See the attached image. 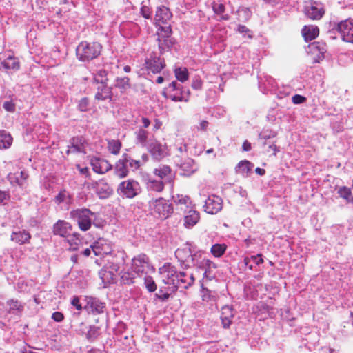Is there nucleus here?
I'll return each mask as SVG.
<instances>
[{
  "label": "nucleus",
  "instance_id": "nucleus-60",
  "mask_svg": "<svg viewBox=\"0 0 353 353\" xmlns=\"http://www.w3.org/2000/svg\"><path fill=\"white\" fill-rule=\"evenodd\" d=\"M52 319L56 322H61L64 319V316L60 312H55L52 313Z\"/></svg>",
  "mask_w": 353,
  "mask_h": 353
},
{
  "label": "nucleus",
  "instance_id": "nucleus-8",
  "mask_svg": "<svg viewBox=\"0 0 353 353\" xmlns=\"http://www.w3.org/2000/svg\"><path fill=\"white\" fill-rule=\"evenodd\" d=\"M90 186L94 189L98 196L102 199L108 198L113 193V189L105 179L92 181Z\"/></svg>",
  "mask_w": 353,
  "mask_h": 353
},
{
  "label": "nucleus",
  "instance_id": "nucleus-15",
  "mask_svg": "<svg viewBox=\"0 0 353 353\" xmlns=\"http://www.w3.org/2000/svg\"><path fill=\"white\" fill-rule=\"evenodd\" d=\"M70 145L66 151L67 154L70 153H85V140L81 136L74 137L70 139Z\"/></svg>",
  "mask_w": 353,
  "mask_h": 353
},
{
  "label": "nucleus",
  "instance_id": "nucleus-14",
  "mask_svg": "<svg viewBox=\"0 0 353 353\" xmlns=\"http://www.w3.org/2000/svg\"><path fill=\"white\" fill-rule=\"evenodd\" d=\"M305 15L311 19H320L325 13L323 6L317 2H312L305 8Z\"/></svg>",
  "mask_w": 353,
  "mask_h": 353
},
{
  "label": "nucleus",
  "instance_id": "nucleus-56",
  "mask_svg": "<svg viewBox=\"0 0 353 353\" xmlns=\"http://www.w3.org/2000/svg\"><path fill=\"white\" fill-rule=\"evenodd\" d=\"M141 13L144 18L148 19L151 17L152 11L148 6H142L141 8Z\"/></svg>",
  "mask_w": 353,
  "mask_h": 353
},
{
  "label": "nucleus",
  "instance_id": "nucleus-33",
  "mask_svg": "<svg viewBox=\"0 0 353 353\" xmlns=\"http://www.w3.org/2000/svg\"><path fill=\"white\" fill-rule=\"evenodd\" d=\"M319 28L316 26H304L302 34L305 41L314 39L319 34Z\"/></svg>",
  "mask_w": 353,
  "mask_h": 353
},
{
  "label": "nucleus",
  "instance_id": "nucleus-58",
  "mask_svg": "<svg viewBox=\"0 0 353 353\" xmlns=\"http://www.w3.org/2000/svg\"><path fill=\"white\" fill-rule=\"evenodd\" d=\"M251 261H252L256 265H260L263 263V259L262 258L261 254H257L256 255H252L250 256Z\"/></svg>",
  "mask_w": 353,
  "mask_h": 353
},
{
  "label": "nucleus",
  "instance_id": "nucleus-48",
  "mask_svg": "<svg viewBox=\"0 0 353 353\" xmlns=\"http://www.w3.org/2000/svg\"><path fill=\"white\" fill-rule=\"evenodd\" d=\"M108 150L113 154H118L121 148V143L119 140L108 141Z\"/></svg>",
  "mask_w": 353,
  "mask_h": 353
},
{
  "label": "nucleus",
  "instance_id": "nucleus-46",
  "mask_svg": "<svg viewBox=\"0 0 353 353\" xmlns=\"http://www.w3.org/2000/svg\"><path fill=\"white\" fill-rule=\"evenodd\" d=\"M337 192L341 197L345 199L347 201L353 203V197L351 196L352 194L350 188L345 186L340 187Z\"/></svg>",
  "mask_w": 353,
  "mask_h": 353
},
{
  "label": "nucleus",
  "instance_id": "nucleus-42",
  "mask_svg": "<svg viewBox=\"0 0 353 353\" xmlns=\"http://www.w3.org/2000/svg\"><path fill=\"white\" fill-rule=\"evenodd\" d=\"M169 288L163 287L159 290V292L155 293L154 295V301L158 300L161 302L167 301L170 296V293L168 292Z\"/></svg>",
  "mask_w": 353,
  "mask_h": 353
},
{
  "label": "nucleus",
  "instance_id": "nucleus-47",
  "mask_svg": "<svg viewBox=\"0 0 353 353\" xmlns=\"http://www.w3.org/2000/svg\"><path fill=\"white\" fill-rule=\"evenodd\" d=\"M175 77L181 82H185L188 79V72L185 68H178L174 70Z\"/></svg>",
  "mask_w": 353,
  "mask_h": 353
},
{
  "label": "nucleus",
  "instance_id": "nucleus-57",
  "mask_svg": "<svg viewBox=\"0 0 353 353\" xmlns=\"http://www.w3.org/2000/svg\"><path fill=\"white\" fill-rule=\"evenodd\" d=\"M3 108L8 112H12L15 110V105L11 101H5L3 104Z\"/></svg>",
  "mask_w": 353,
  "mask_h": 353
},
{
  "label": "nucleus",
  "instance_id": "nucleus-36",
  "mask_svg": "<svg viewBox=\"0 0 353 353\" xmlns=\"http://www.w3.org/2000/svg\"><path fill=\"white\" fill-rule=\"evenodd\" d=\"M54 201L57 204L65 203L68 205H70L72 201L70 194L65 190H61L55 196Z\"/></svg>",
  "mask_w": 353,
  "mask_h": 353
},
{
  "label": "nucleus",
  "instance_id": "nucleus-41",
  "mask_svg": "<svg viewBox=\"0 0 353 353\" xmlns=\"http://www.w3.org/2000/svg\"><path fill=\"white\" fill-rule=\"evenodd\" d=\"M100 327L96 325H90L88 332L85 335L86 339L90 342H94L100 335Z\"/></svg>",
  "mask_w": 353,
  "mask_h": 353
},
{
  "label": "nucleus",
  "instance_id": "nucleus-45",
  "mask_svg": "<svg viewBox=\"0 0 353 353\" xmlns=\"http://www.w3.org/2000/svg\"><path fill=\"white\" fill-rule=\"evenodd\" d=\"M226 245L225 244H214L212 246L210 252L215 257L221 256L226 250Z\"/></svg>",
  "mask_w": 353,
  "mask_h": 353
},
{
  "label": "nucleus",
  "instance_id": "nucleus-13",
  "mask_svg": "<svg viewBox=\"0 0 353 353\" xmlns=\"http://www.w3.org/2000/svg\"><path fill=\"white\" fill-rule=\"evenodd\" d=\"M94 255L103 257L112 252L111 245L103 239H100L90 245Z\"/></svg>",
  "mask_w": 353,
  "mask_h": 353
},
{
  "label": "nucleus",
  "instance_id": "nucleus-7",
  "mask_svg": "<svg viewBox=\"0 0 353 353\" xmlns=\"http://www.w3.org/2000/svg\"><path fill=\"white\" fill-rule=\"evenodd\" d=\"M152 269L149 258L145 254H140L132 259L131 270L138 276L143 273L147 274Z\"/></svg>",
  "mask_w": 353,
  "mask_h": 353
},
{
  "label": "nucleus",
  "instance_id": "nucleus-37",
  "mask_svg": "<svg viewBox=\"0 0 353 353\" xmlns=\"http://www.w3.org/2000/svg\"><path fill=\"white\" fill-rule=\"evenodd\" d=\"M146 185L148 190L157 192H161L164 188V183L163 181L153 179H149Z\"/></svg>",
  "mask_w": 353,
  "mask_h": 353
},
{
  "label": "nucleus",
  "instance_id": "nucleus-26",
  "mask_svg": "<svg viewBox=\"0 0 353 353\" xmlns=\"http://www.w3.org/2000/svg\"><path fill=\"white\" fill-rule=\"evenodd\" d=\"M112 98V87L108 83L99 84L97 87V92L95 94V99L104 101Z\"/></svg>",
  "mask_w": 353,
  "mask_h": 353
},
{
  "label": "nucleus",
  "instance_id": "nucleus-27",
  "mask_svg": "<svg viewBox=\"0 0 353 353\" xmlns=\"http://www.w3.org/2000/svg\"><path fill=\"white\" fill-rule=\"evenodd\" d=\"M31 239V235L29 232H26L25 230L14 231L12 233L10 239L19 244H25L29 242Z\"/></svg>",
  "mask_w": 353,
  "mask_h": 353
},
{
  "label": "nucleus",
  "instance_id": "nucleus-29",
  "mask_svg": "<svg viewBox=\"0 0 353 353\" xmlns=\"http://www.w3.org/2000/svg\"><path fill=\"white\" fill-rule=\"evenodd\" d=\"M200 219L199 212L194 210H189L184 216V226L187 228H192Z\"/></svg>",
  "mask_w": 353,
  "mask_h": 353
},
{
  "label": "nucleus",
  "instance_id": "nucleus-30",
  "mask_svg": "<svg viewBox=\"0 0 353 353\" xmlns=\"http://www.w3.org/2000/svg\"><path fill=\"white\" fill-rule=\"evenodd\" d=\"M254 167L253 163L249 161H241L236 167V172L243 176L248 177Z\"/></svg>",
  "mask_w": 353,
  "mask_h": 353
},
{
  "label": "nucleus",
  "instance_id": "nucleus-19",
  "mask_svg": "<svg viewBox=\"0 0 353 353\" xmlns=\"http://www.w3.org/2000/svg\"><path fill=\"white\" fill-rule=\"evenodd\" d=\"M154 140V136L150 135V133L144 129L141 128L135 132V143L140 145L141 147L148 148V145Z\"/></svg>",
  "mask_w": 353,
  "mask_h": 353
},
{
  "label": "nucleus",
  "instance_id": "nucleus-44",
  "mask_svg": "<svg viewBox=\"0 0 353 353\" xmlns=\"http://www.w3.org/2000/svg\"><path fill=\"white\" fill-rule=\"evenodd\" d=\"M157 41L159 49L161 54L170 48L172 45L170 38L158 37Z\"/></svg>",
  "mask_w": 353,
  "mask_h": 353
},
{
  "label": "nucleus",
  "instance_id": "nucleus-50",
  "mask_svg": "<svg viewBox=\"0 0 353 353\" xmlns=\"http://www.w3.org/2000/svg\"><path fill=\"white\" fill-rule=\"evenodd\" d=\"M172 31L170 26H161L158 28L157 35L158 37L170 38L172 35Z\"/></svg>",
  "mask_w": 353,
  "mask_h": 353
},
{
  "label": "nucleus",
  "instance_id": "nucleus-55",
  "mask_svg": "<svg viewBox=\"0 0 353 353\" xmlns=\"http://www.w3.org/2000/svg\"><path fill=\"white\" fill-rule=\"evenodd\" d=\"M89 101L87 98H83L80 100L78 107L81 112H85L88 109Z\"/></svg>",
  "mask_w": 353,
  "mask_h": 353
},
{
  "label": "nucleus",
  "instance_id": "nucleus-3",
  "mask_svg": "<svg viewBox=\"0 0 353 353\" xmlns=\"http://www.w3.org/2000/svg\"><path fill=\"white\" fill-rule=\"evenodd\" d=\"M162 94L172 101L187 102L189 100L190 92L188 88L183 87L181 84L174 81L163 90Z\"/></svg>",
  "mask_w": 353,
  "mask_h": 353
},
{
  "label": "nucleus",
  "instance_id": "nucleus-10",
  "mask_svg": "<svg viewBox=\"0 0 353 353\" xmlns=\"http://www.w3.org/2000/svg\"><path fill=\"white\" fill-rule=\"evenodd\" d=\"M154 159L160 161L168 154V149L165 145H163L157 140H154L147 148Z\"/></svg>",
  "mask_w": 353,
  "mask_h": 353
},
{
  "label": "nucleus",
  "instance_id": "nucleus-12",
  "mask_svg": "<svg viewBox=\"0 0 353 353\" xmlns=\"http://www.w3.org/2000/svg\"><path fill=\"white\" fill-rule=\"evenodd\" d=\"M145 65L149 72L159 73L165 68V63L163 59L154 55L147 59Z\"/></svg>",
  "mask_w": 353,
  "mask_h": 353
},
{
  "label": "nucleus",
  "instance_id": "nucleus-32",
  "mask_svg": "<svg viewBox=\"0 0 353 353\" xmlns=\"http://www.w3.org/2000/svg\"><path fill=\"white\" fill-rule=\"evenodd\" d=\"M212 8L214 12L220 16V21H228L230 19V15L228 14H223L225 10V6L224 4L213 1L212 3Z\"/></svg>",
  "mask_w": 353,
  "mask_h": 353
},
{
  "label": "nucleus",
  "instance_id": "nucleus-17",
  "mask_svg": "<svg viewBox=\"0 0 353 353\" xmlns=\"http://www.w3.org/2000/svg\"><path fill=\"white\" fill-rule=\"evenodd\" d=\"M119 268L120 266L119 264L112 263V265L109 268L106 267L101 269L99 272V275L100 279L102 280V282L105 285L110 283L114 278V272L119 271Z\"/></svg>",
  "mask_w": 353,
  "mask_h": 353
},
{
  "label": "nucleus",
  "instance_id": "nucleus-59",
  "mask_svg": "<svg viewBox=\"0 0 353 353\" xmlns=\"http://www.w3.org/2000/svg\"><path fill=\"white\" fill-rule=\"evenodd\" d=\"M71 304L78 310H81L83 308L78 296H73L71 300Z\"/></svg>",
  "mask_w": 353,
  "mask_h": 353
},
{
  "label": "nucleus",
  "instance_id": "nucleus-16",
  "mask_svg": "<svg viewBox=\"0 0 353 353\" xmlns=\"http://www.w3.org/2000/svg\"><path fill=\"white\" fill-rule=\"evenodd\" d=\"M85 300L87 302L86 305L84 306L86 310L91 311L92 313H103L105 307V303L101 302L99 299L92 296H86Z\"/></svg>",
  "mask_w": 353,
  "mask_h": 353
},
{
  "label": "nucleus",
  "instance_id": "nucleus-20",
  "mask_svg": "<svg viewBox=\"0 0 353 353\" xmlns=\"http://www.w3.org/2000/svg\"><path fill=\"white\" fill-rule=\"evenodd\" d=\"M234 316V310L232 306L224 305L221 308V320L222 325L224 328H229L232 323Z\"/></svg>",
  "mask_w": 353,
  "mask_h": 353
},
{
  "label": "nucleus",
  "instance_id": "nucleus-35",
  "mask_svg": "<svg viewBox=\"0 0 353 353\" xmlns=\"http://www.w3.org/2000/svg\"><path fill=\"white\" fill-rule=\"evenodd\" d=\"M135 273L132 270L122 271L120 273V283L122 285H131L134 283Z\"/></svg>",
  "mask_w": 353,
  "mask_h": 353
},
{
  "label": "nucleus",
  "instance_id": "nucleus-51",
  "mask_svg": "<svg viewBox=\"0 0 353 353\" xmlns=\"http://www.w3.org/2000/svg\"><path fill=\"white\" fill-rule=\"evenodd\" d=\"M203 301H216V294L215 292L210 291L208 289L203 290Z\"/></svg>",
  "mask_w": 353,
  "mask_h": 353
},
{
  "label": "nucleus",
  "instance_id": "nucleus-64",
  "mask_svg": "<svg viewBox=\"0 0 353 353\" xmlns=\"http://www.w3.org/2000/svg\"><path fill=\"white\" fill-rule=\"evenodd\" d=\"M238 31L241 34H245L250 32V30L245 26L239 25L238 26Z\"/></svg>",
  "mask_w": 353,
  "mask_h": 353
},
{
  "label": "nucleus",
  "instance_id": "nucleus-1",
  "mask_svg": "<svg viewBox=\"0 0 353 353\" xmlns=\"http://www.w3.org/2000/svg\"><path fill=\"white\" fill-rule=\"evenodd\" d=\"M176 257L181 262L183 269L189 268V264L185 263L187 259L185 255H188V258H191L194 265L196 266L199 270L203 271V279L212 281L215 278L214 270L217 265L212 261L203 259L199 261L195 262L196 254H192L190 248L184 249H177L175 252ZM161 273L163 275V281L167 285H172V292L176 291L179 288L188 289L192 286L195 281L192 273L183 270H179L176 267L172 265L170 263H166L161 269Z\"/></svg>",
  "mask_w": 353,
  "mask_h": 353
},
{
  "label": "nucleus",
  "instance_id": "nucleus-11",
  "mask_svg": "<svg viewBox=\"0 0 353 353\" xmlns=\"http://www.w3.org/2000/svg\"><path fill=\"white\" fill-rule=\"evenodd\" d=\"M223 207L222 199L218 196H210L205 202V211L211 214L218 213Z\"/></svg>",
  "mask_w": 353,
  "mask_h": 353
},
{
  "label": "nucleus",
  "instance_id": "nucleus-38",
  "mask_svg": "<svg viewBox=\"0 0 353 353\" xmlns=\"http://www.w3.org/2000/svg\"><path fill=\"white\" fill-rule=\"evenodd\" d=\"M12 143L11 135L4 130L0 131V149H7Z\"/></svg>",
  "mask_w": 353,
  "mask_h": 353
},
{
  "label": "nucleus",
  "instance_id": "nucleus-24",
  "mask_svg": "<svg viewBox=\"0 0 353 353\" xmlns=\"http://www.w3.org/2000/svg\"><path fill=\"white\" fill-rule=\"evenodd\" d=\"M154 174L161 178L165 179V182L172 183L173 182V175L170 166L166 165H160L153 171Z\"/></svg>",
  "mask_w": 353,
  "mask_h": 353
},
{
  "label": "nucleus",
  "instance_id": "nucleus-22",
  "mask_svg": "<svg viewBox=\"0 0 353 353\" xmlns=\"http://www.w3.org/2000/svg\"><path fill=\"white\" fill-rule=\"evenodd\" d=\"M72 228L69 223L59 220L53 226V232L55 235L62 237H68L70 235Z\"/></svg>",
  "mask_w": 353,
  "mask_h": 353
},
{
  "label": "nucleus",
  "instance_id": "nucleus-49",
  "mask_svg": "<svg viewBox=\"0 0 353 353\" xmlns=\"http://www.w3.org/2000/svg\"><path fill=\"white\" fill-rule=\"evenodd\" d=\"M144 285L149 292H154L157 290V285L150 276H145L144 278Z\"/></svg>",
  "mask_w": 353,
  "mask_h": 353
},
{
  "label": "nucleus",
  "instance_id": "nucleus-63",
  "mask_svg": "<svg viewBox=\"0 0 353 353\" xmlns=\"http://www.w3.org/2000/svg\"><path fill=\"white\" fill-rule=\"evenodd\" d=\"M242 149L245 152L250 151L252 149L251 143L248 141L245 140L243 143Z\"/></svg>",
  "mask_w": 353,
  "mask_h": 353
},
{
  "label": "nucleus",
  "instance_id": "nucleus-28",
  "mask_svg": "<svg viewBox=\"0 0 353 353\" xmlns=\"http://www.w3.org/2000/svg\"><path fill=\"white\" fill-rule=\"evenodd\" d=\"M126 159V154H124L115 165V172L117 175L120 178H124L128 174V163Z\"/></svg>",
  "mask_w": 353,
  "mask_h": 353
},
{
  "label": "nucleus",
  "instance_id": "nucleus-21",
  "mask_svg": "<svg viewBox=\"0 0 353 353\" xmlns=\"http://www.w3.org/2000/svg\"><path fill=\"white\" fill-rule=\"evenodd\" d=\"M310 48L313 54L316 53L314 58V62L319 63L325 57L324 54L327 51L326 45L323 42H313L310 45Z\"/></svg>",
  "mask_w": 353,
  "mask_h": 353
},
{
  "label": "nucleus",
  "instance_id": "nucleus-2",
  "mask_svg": "<svg viewBox=\"0 0 353 353\" xmlns=\"http://www.w3.org/2000/svg\"><path fill=\"white\" fill-rule=\"evenodd\" d=\"M102 46L99 43L81 41L76 48L77 58L81 62H90L101 54Z\"/></svg>",
  "mask_w": 353,
  "mask_h": 353
},
{
  "label": "nucleus",
  "instance_id": "nucleus-53",
  "mask_svg": "<svg viewBox=\"0 0 353 353\" xmlns=\"http://www.w3.org/2000/svg\"><path fill=\"white\" fill-rule=\"evenodd\" d=\"M126 159L128 165H129V167H130L133 170H137L142 165L141 161L134 160L127 154Z\"/></svg>",
  "mask_w": 353,
  "mask_h": 353
},
{
  "label": "nucleus",
  "instance_id": "nucleus-61",
  "mask_svg": "<svg viewBox=\"0 0 353 353\" xmlns=\"http://www.w3.org/2000/svg\"><path fill=\"white\" fill-rule=\"evenodd\" d=\"M292 102L294 104H301V103H303L306 99H305V97H304L301 95L295 94L294 96L292 97Z\"/></svg>",
  "mask_w": 353,
  "mask_h": 353
},
{
  "label": "nucleus",
  "instance_id": "nucleus-9",
  "mask_svg": "<svg viewBox=\"0 0 353 353\" xmlns=\"http://www.w3.org/2000/svg\"><path fill=\"white\" fill-rule=\"evenodd\" d=\"M336 30L343 41L353 43V23L351 20L346 19L337 23Z\"/></svg>",
  "mask_w": 353,
  "mask_h": 353
},
{
  "label": "nucleus",
  "instance_id": "nucleus-6",
  "mask_svg": "<svg viewBox=\"0 0 353 353\" xmlns=\"http://www.w3.org/2000/svg\"><path fill=\"white\" fill-rule=\"evenodd\" d=\"M150 207L153 212L157 214L161 219L168 218L173 211L172 205L169 201L161 197L152 201Z\"/></svg>",
  "mask_w": 353,
  "mask_h": 353
},
{
  "label": "nucleus",
  "instance_id": "nucleus-34",
  "mask_svg": "<svg viewBox=\"0 0 353 353\" xmlns=\"http://www.w3.org/2000/svg\"><path fill=\"white\" fill-rule=\"evenodd\" d=\"M8 176L12 183H16V184L22 187L24 185L28 175L26 172L21 171L14 174H10Z\"/></svg>",
  "mask_w": 353,
  "mask_h": 353
},
{
  "label": "nucleus",
  "instance_id": "nucleus-25",
  "mask_svg": "<svg viewBox=\"0 0 353 353\" xmlns=\"http://www.w3.org/2000/svg\"><path fill=\"white\" fill-rule=\"evenodd\" d=\"M177 165L183 172V174L185 176H190V174L195 172L197 170L194 161L192 159L188 158L180 163H177Z\"/></svg>",
  "mask_w": 353,
  "mask_h": 353
},
{
  "label": "nucleus",
  "instance_id": "nucleus-5",
  "mask_svg": "<svg viewBox=\"0 0 353 353\" xmlns=\"http://www.w3.org/2000/svg\"><path fill=\"white\" fill-rule=\"evenodd\" d=\"M141 190V186L137 181L128 179L119 184L117 192L123 198L133 199L140 194Z\"/></svg>",
  "mask_w": 353,
  "mask_h": 353
},
{
  "label": "nucleus",
  "instance_id": "nucleus-18",
  "mask_svg": "<svg viewBox=\"0 0 353 353\" xmlns=\"http://www.w3.org/2000/svg\"><path fill=\"white\" fill-rule=\"evenodd\" d=\"M90 163L93 171L98 174H104L112 169V165L104 159L93 157Z\"/></svg>",
  "mask_w": 353,
  "mask_h": 353
},
{
  "label": "nucleus",
  "instance_id": "nucleus-4",
  "mask_svg": "<svg viewBox=\"0 0 353 353\" xmlns=\"http://www.w3.org/2000/svg\"><path fill=\"white\" fill-rule=\"evenodd\" d=\"M92 212L88 208H78L70 212V218L76 221L82 231L88 230L92 225Z\"/></svg>",
  "mask_w": 353,
  "mask_h": 353
},
{
  "label": "nucleus",
  "instance_id": "nucleus-52",
  "mask_svg": "<svg viewBox=\"0 0 353 353\" xmlns=\"http://www.w3.org/2000/svg\"><path fill=\"white\" fill-rule=\"evenodd\" d=\"M92 224L97 228L103 227L105 221L100 216L99 213L92 212Z\"/></svg>",
  "mask_w": 353,
  "mask_h": 353
},
{
  "label": "nucleus",
  "instance_id": "nucleus-39",
  "mask_svg": "<svg viewBox=\"0 0 353 353\" xmlns=\"http://www.w3.org/2000/svg\"><path fill=\"white\" fill-rule=\"evenodd\" d=\"M8 305L9 306L8 312L10 314H19L23 310V305L17 300L11 299L8 301Z\"/></svg>",
  "mask_w": 353,
  "mask_h": 353
},
{
  "label": "nucleus",
  "instance_id": "nucleus-54",
  "mask_svg": "<svg viewBox=\"0 0 353 353\" xmlns=\"http://www.w3.org/2000/svg\"><path fill=\"white\" fill-rule=\"evenodd\" d=\"M276 136V134L268 130H264L259 134V138L264 141L273 138Z\"/></svg>",
  "mask_w": 353,
  "mask_h": 353
},
{
  "label": "nucleus",
  "instance_id": "nucleus-23",
  "mask_svg": "<svg viewBox=\"0 0 353 353\" xmlns=\"http://www.w3.org/2000/svg\"><path fill=\"white\" fill-rule=\"evenodd\" d=\"M172 17V14L170 9L165 6H162L157 8L154 20L158 24H166L168 21L170 20Z\"/></svg>",
  "mask_w": 353,
  "mask_h": 353
},
{
  "label": "nucleus",
  "instance_id": "nucleus-31",
  "mask_svg": "<svg viewBox=\"0 0 353 353\" xmlns=\"http://www.w3.org/2000/svg\"><path fill=\"white\" fill-rule=\"evenodd\" d=\"M114 87L118 88L121 93H125L131 88L130 79L127 77H117L114 81Z\"/></svg>",
  "mask_w": 353,
  "mask_h": 353
},
{
  "label": "nucleus",
  "instance_id": "nucleus-62",
  "mask_svg": "<svg viewBox=\"0 0 353 353\" xmlns=\"http://www.w3.org/2000/svg\"><path fill=\"white\" fill-rule=\"evenodd\" d=\"M192 87L194 90H200L202 87V83L200 80L196 79L193 81L192 83Z\"/></svg>",
  "mask_w": 353,
  "mask_h": 353
},
{
  "label": "nucleus",
  "instance_id": "nucleus-40",
  "mask_svg": "<svg viewBox=\"0 0 353 353\" xmlns=\"http://www.w3.org/2000/svg\"><path fill=\"white\" fill-rule=\"evenodd\" d=\"M67 241L69 244V250L72 251L79 250L82 245L81 239L75 234H70L67 237Z\"/></svg>",
  "mask_w": 353,
  "mask_h": 353
},
{
  "label": "nucleus",
  "instance_id": "nucleus-43",
  "mask_svg": "<svg viewBox=\"0 0 353 353\" xmlns=\"http://www.w3.org/2000/svg\"><path fill=\"white\" fill-rule=\"evenodd\" d=\"M108 72L105 70H99L94 75V81L97 84L108 83Z\"/></svg>",
  "mask_w": 353,
  "mask_h": 353
}]
</instances>
